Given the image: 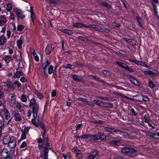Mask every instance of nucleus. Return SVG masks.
<instances>
[{"label": "nucleus", "instance_id": "1a4fd4ad", "mask_svg": "<svg viewBox=\"0 0 159 159\" xmlns=\"http://www.w3.org/2000/svg\"><path fill=\"white\" fill-rule=\"evenodd\" d=\"M15 13L19 19H22L25 17V16L23 14V11L22 10L19 9L18 8H15Z\"/></svg>", "mask_w": 159, "mask_h": 159}, {"label": "nucleus", "instance_id": "ea45409f", "mask_svg": "<svg viewBox=\"0 0 159 159\" xmlns=\"http://www.w3.org/2000/svg\"><path fill=\"white\" fill-rule=\"evenodd\" d=\"M24 28V25L21 24L18 25L17 27V29L18 30L20 31H22Z\"/></svg>", "mask_w": 159, "mask_h": 159}, {"label": "nucleus", "instance_id": "dca6fc26", "mask_svg": "<svg viewBox=\"0 0 159 159\" xmlns=\"http://www.w3.org/2000/svg\"><path fill=\"white\" fill-rule=\"evenodd\" d=\"M24 40V37L23 36H21L20 37V39L17 40V45L19 48L20 49L22 48V44L23 43Z\"/></svg>", "mask_w": 159, "mask_h": 159}, {"label": "nucleus", "instance_id": "0e129e2a", "mask_svg": "<svg viewBox=\"0 0 159 159\" xmlns=\"http://www.w3.org/2000/svg\"><path fill=\"white\" fill-rule=\"evenodd\" d=\"M108 102L104 103L102 102V106L101 107H108Z\"/></svg>", "mask_w": 159, "mask_h": 159}, {"label": "nucleus", "instance_id": "cd10ccee", "mask_svg": "<svg viewBox=\"0 0 159 159\" xmlns=\"http://www.w3.org/2000/svg\"><path fill=\"white\" fill-rule=\"evenodd\" d=\"M42 133H43V135H42L43 137V147H45L48 146V145H46L45 144V143H44V140L45 139H46V140L47 141V142L48 143V145L50 147H51L49 145V144L48 141V137H45V134L46 133H44L43 132H42Z\"/></svg>", "mask_w": 159, "mask_h": 159}, {"label": "nucleus", "instance_id": "a211bd4d", "mask_svg": "<svg viewBox=\"0 0 159 159\" xmlns=\"http://www.w3.org/2000/svg\"><path fill=\"white\" fill-rule=\"evenodd\" d=\"M11 138V137L7 135L5 136L3 138V141L4 144H7L9 143L10 139Z\"/></svg>", "mask_w": 159, "mask_h": 159}, {"label": "nucleus", "instance_id": "6e6d98bb", "mask_svg": "<svg viewBox=\"0 0 159 159\" xmlns=\"http://www.w3.org/2000/svg\"><path fill=\"white\" fill-rule=\"evenodd\" d=\"M142 98V99L144 101H148L149 100V99L146 96L141 95Z\"/></svg>", "mask_w": 159, "mask_h": 159}, {"label": "nucleus", "instance_id": "6ab92c4d", "mask_svg": "<svg viewBox=\"0 0 159 159\" xmlns=\"http://www.w3.org/2000/svg\"><path fill=\"white\" fill-rule=\"evenodd\" d=\"M2 59L6 62L9 63L13 60L12 57L10 56H6L2 57Z\"/></svg>", "mask_w": 159, "mask_h": 159}, {"label": "nucleus", "instance_id": "a878e982", "mask_svg": "<svg viewBox=\"0 0 159 159\" xmlns=\"http://www.w3.org/2000/svg\"><path fill=\"white\" fill-rule=\"evenodd\" d=\"M19 110V111L21 112L23 110V107L21 105V103L17 102V103L15 106Z\"/></svg>", "mask_w": 159, "mask_h": 159}, {"label": "nucleus", "instance_id": "69168bd1", "mask_svg": "<svg viewBox=\"0 0 159 159\" xmlns=\"http://www.w3.org/2000/svg\"><path fill=\"white\" fill-rule=\"evenodd\" d=\"M57 93L56 90H53L52 92L51 93V95L52 97H54L56 95Z\"/></svg>", "mask_w": 159, "mask_h": 159}, {"label": "nucleus", "instance_id": "f3484780", "mask_svg": "<svg viewBox=\"0 0 159 159\" xmlns=\"http://www.w3.org/2000/svg\"><path fill=\"white\" fill-rule=\"evenodd\" d=\"M52 48V45L51 44H49L48 45L45 49V52L47 54H50Z\"/></svg>", "mask_w": 159, "mask_h": 159}, {"label": "nucleus", "instance_id": "7c9ffc66", "mask_svg": "<svg viewBox=\"0 0 159 159\" xmlns=\"http://www.w3.org/2000/svg\"><path fill=\"white\" fill-rule=\"evenodd\" d=\"M75 154L76 157L78 159H81L82 157L83 156V154L81 152V151H80L79 152H77V153H76Z\"/></svg>", "mask_w": 159, "mask_h": 159}, {"label": "nucleus", "instance_id": "a18cd8bd", "mask_svg": "<svg viewBox=\"0 0 159 159\" xmlns=\"http://www.w3.org/2000/svg\"><path fill=\"white\" fill-rule=\"evenodd\" d=\"M35 94L37 96L38 98L39 99H41L43 98V96L42 94L40 93H39L37 91H35Z\"/></svg>", "mask_w": 159, "mask_h": 159}, {"label": "nucleus", "instance_id": "b1692460", "mask_svg": "<svg viewBox=\"0 0 159 159\" xmlns=\"http://www.w3.org/2000/svg\"><path fill=\"white\" fill-rule=\"evenodd\" d=\"M144 73L146 75H151L152 76H154L157 75V73L150 70L149 71H144Z\"/></svg>", "mask_w": 159, "mask_h": 159}, {"label": "nucleus", "instance_id": "f704fd0d", "mask_svg": "<svg viewBox=\"0 0 159 159\" xmlns=\"http://www.w3.org/2000/svg\"><path fill=\"white\" fill-rule=\"evenodd\" d=\"M32 54L33 55L36 61H38L39 60V58L37 54H36L34 50Z\"/></svg>", "mask_w": 159, "mask_h": 159}, {"label": "nucleus", "instance_id": "bf43d9fd", "mask_svg": "<svg viewBox=\"0 0 159 159\" xmlns=\"http://www.w3.org/2000/svg\"><path fill=\"white\" fill-rule=\"evenodd\" d=\"M6 125V123H5V122L3 123V124L1 126H0V133H1V131L4 127Z\"/></svg>", "mask_w": 159, "mask_h": 159}, {"label": "nucleus", "instance_id": "864d4df0", "mask_svg": "<svg viewBox=\"0 0 159 159\" xmlns=\"http://www.w3.org/2000/svg\"><path fill=\"white\" fill-rule=\"evenodd\" d=\"M100 32H105L107 33H109V30L108 29H106L105 28H102L101 30H100Z\"/></svg>", "mask_w": 159, "mask_h": 159}, {"label": "nucleus", "instance_id": "603ef678", "mask_svg": "<svg viewBox=\"0 0 159 159\" xmlns=\"http://www.w3.org/2000/svg\"><path fill=\"white\" fill-rule=\"evenodd\" d=\"M78 38L80 39L81 40H82V41H83L84 42H86L88 40V39L87 38H85V37H82V36H79L78 37Z\"/></svg>", "mask_w": 159, "mask_h": 159}, {"label": "nucleus", "instance_id": "5fc2aeb1", "mask_svg": "<svg viewBox=\"0 0 159 159\" xmlns=\"http://www.w3.org/2000/svg\"><path fill=\"white\" fill-rule=\"evenodd\" d=\"M14 84L16 85L18 88L20 87L21 86V84L17 81H15L14 83Z\"/></svg>", "mask_w": 159, "mask_h": 159}, {"label": "nucleus", "instance_id": "9b49d317", "mask_svg": "<svg viewBox=\"0 0 159 159\" xmlns=\"http://www.w3.org/2000/svg\"><path fill=\"white\" fill-rule=\"evenodd\" d=\"M128 77L130 82L133 84L137 86H138L140 85V83L136 78L130 75H128Z\"/></svg>", "mask_w": 159, "mask_h": 159}, {"label": "nucleus", "instance_id": "72a5a7b5", "mask_svg": "<svg viewBox=\"0 0 159 159\" xmlns=\"http://www.w3.org/2000/svg\"><path fill=\"white\" fill-rule=\"evenodd\" d=\"M116 63L119 66H120L122 67V68H123L124 69L126 67L127 65H126L124 63H122L121 62H120L119 61H116Z\"/></svg>", "mask_w": 159, "mask_h": 159}, {"label": "nucleus", "instance_id": "423d86ee", "mask_svg": "<svg viewBox=\"0 0 159 159\" xmlns=\"http://www.w3.org/2000/svg\"><path fill=\"white\" fill-rule=\"evenodd\" d=\"M11 113L15 120L18 122H20L22 121V117L18 112L15 110H13L11 112Z\"/></svg>", "mask_w": 159, "mask_h": 159}, {"label": "nucleus", "instance_id": "3c124183", "mask_svg": "<svg viewBox=\"0 0 159 159\" xmlns=\"http://www.w3.org/2000/svg\"><path fill=\"white\" fill-rule=\"evenodd\" d=\"M31 122L33 124L35 125L36 127L39 126V124L38 123L36 122V121L35 119H32L31 120Z\"/></svg>", "mask_w": 159, "mask_h": 159}, {"label": "nucleus", "instance_id": "bb28decb", "mask_svg": "<svg viewBox=\"0 0 159 159\" xmlns=\"http://www.w3.org/2000/svg\"><path fill=\"white\" fill-rule=\"evenodd\" d=\"M62 32L68 35L72 34L73 32L72 30L68 29H65L61 30Z\"/></svg>", "mask_w": 159, "mask_h": 159}, {"label": "nucleus", "instance_id": "052dcab7", "mask_svg": "<svg viewBox=\"0 0 159 159\" xmlns=\"http://www.w3.org/2000/svg\"><path fill=\"white\" fill-rule=\"evenodd\" d=\"M122 135L125 138H128L129 137V135L128 133L125 132H122Z\"/></svg>", "mask_w": 159, "mask_h": 159}, {"label": "nucleus", "instance_id": "4be33fe9", "mask_svg": "<svg viewBox=\"0 0 159 159\" xmlns=\"http://www.w3.org/2000/svg\"><path fill=\"white\" fill-rule=\"evenodd\" d=\"M73 26L77 28H81L86 27L85 26V24L80 23H75L73 25Z\"/></svg>", "mask_w": 159, "mask_h": 159}, {"label": "nucleus", "instance_id": "de8ad7c7", "mask_svg": "<svg viewBox=\"0 0 159 159\" xmlns=\"http://www.w3.org/2000/svg\"><path fill=\"white\" fill-rule=\"evenodd\" d=\"M21 100L24 102H26L27 101V99L26 96L24 95L23 94L21 96Z\"/></svg>", "mask_w": 159, "mask_h": 159}, {"label": "nucleus", "instance_id": "f8f14e48", "mask_svg": "<svg viewBox=\"0 0 159 159\" xmlns=\"http://www.w3.org/2000/svg\"><path fill=\"white\" fill-rule=\"evenodd\" d=\"M143 131L145 133L148 135V136L151 137H153L155 139H158V138L155 137V135H157V136H159V132H158L156 133V134L154 133H152L150 131H148L143 130Z\"/></svg>", "mask_w": 159, "mask_h": 159}, {"label": "nucleus", "instance_id": "4c0bfd02", "mask_svg": "<svg viewBox=\"0 0 159 159\" xmlns=\"http://www.w3.org/2000/svg\"><path fill=\"white\" fill-rule=\"evenodd\" d=\"M12 9V5H11L8 3L7 4L6 10L8 11H10Z\"/></svg>", "mask_w": 159, "mask_h": 159}, {"label": "nucleus", "instance_id": "393cba45", "mask_svg": "<svg viewBox=\"0 0 159 159\" xmlns=\"http://www.w3.org/2000/svg\"><path fill=\"white\" fill-rule=\"evenodd\" d=\"M30 17L31 19L32 20L33 22L35 18V16L34 14L33 11V7H30Z\"/></svg>", "mask_w": 159, "mask_h": 159}, {"label": "nucleus", "instance_id": "4d7b16f0", "mask_svg": "<svg viewBox=\"0 0 159 159\" xmlns=\"http://www.w3.org/2000/svg\"><path fill=\"white\" fill-rule=\"evenodd\" d=\"M125 69H126L127 70L130 72H134V70L133 69L129 67L127 65L126 66Z\"/></svg>", "mask_w": 159, "mask_h": 159}, {"label": "nucleus", "instance_id": "c85d7f7f", "mask_svg": "<svg viewBox=\"0 0 159 159\" xmlns=\"http://www.w3.org/2000/svg\"><path fill=\"white\" fill-rule=\"evenodd\" d=\"M120 141L119 140H114L110 142V144L111 145L119 146L118 143H120Z\"/></svg>", "mask_w": 159, "mask_h": 159}, {"label": "nucleus", "instance_id": "2eb2a0df", "mask_svg": "<svg viewBox=\"0 0 159 159\" xmlns=\"http://www.w3.org/2000/svg\"><path fill=\"white\" fill-rule=\"evenodd\" d=\"M98 135L89 134V140L92 141H96L98 140Z\"/></svg>", "mask_w": 159, "mask_h": 159}, {"label": "nucleus", "instance_id": "e433bc0d", "mask_svg": "<svg viewBox=\"0 0 159 159\" xmlns=\"http://www.w3.org/2000/svg\"><path fill=\"white\" fill-rule=\"evenodd\" d=\"M93 102L94 103L97 105L99 106L100 107H101L102 106V102H100L98 100H93Z\"/></svg>", "mask_w": 159, "mask_h": 159}, {"label": "nucleus", "instance_id": "7ed1b4c3", "mask_svg": "<svg viewBox=\"0 0 159 159\" xmlns=\"http://www.w3.org/2000/svg\"><path fill=\"white\" fill-rule=\"evenodd\" d=\"M121 152L123 153L128 156L133 157L137 155L136 150L132 148L125 147L121 149Z\"/></svg>", "mask_w": 159, "mask_h": 159}, {"label": "nucleus", "instance_id": "39448f33", "mask_svg": "<svg viewBox=\"0 0 159 159\" xmlns=\"http://www.w3.org/2000/svg\"><path fill=\"white\" fill-rule=\"evenodd\" d=\"M9 151L6 148H4L0 152V159H10V156L9 155Z\"/></svg>", "mask_w": 159, "mask_h": 159}, {"label": "nucleus", "instance_id": "c9c22d12", "mask_svg": "<svg viewBox=\"0 0 159 159\" xmlns=\"http://www.w3.org/2000/svg\"><path fill=\"white\" fill-rule=\"evenodd\" d=\"M40 128L42 129V132L44 133H46V131L45 129V126L42 123H41L38 124Z\"/></svg>", "mask_w": 159, "mask_h": 159}, {"label": "nucleus", "instance_id": "c756f323", "mask_svg": "<svg viewBox=\"0 0 159 159\" xmlns=\"http://www.w3.org/2000/svg\"><path fill=\"white\" fill-rule=\"evenodd\" d=\"M89 134H84L80 136H78L77 138L79 139H84L86 138L89 140Z\"/></svg>", "mask_w": 159, "mask_h": 159}, {"label": "nucleus", "instance_id": "e2e57ef3", "mask_svg": "<svg viewBox=\"0 0 159 159\" xmlns=\"http://www.w3.org/2000/svg\"><path fill=\"white\" fill-rule=\"evenodd\" d=\"M73 151L75 153V154L77 153V152H79L80 151L78 149V148L77 147H74L73 149Z\"/></svg>", "mask_w": 159, "mask_h": 159}, {"label": "nucleus", "instance_id": "5701e85b", "mask_svg": "<svg viewBox=\"0 0 159 159\" xmlns=\"http://www.w3.org/2000/svg\"><path fill=\"white\" fill-rule=\"evenodd\" d=\"M16 103V99H11L9 102L10 105L12 107H15Z\"/></svg>", "mask_w": 159, "mask_h": 159}, {"label": "nucleus", "instance_id": "0eeeda50", "mask_svg": "<svg viewBox=\"0 0 159 159\" xmlns=\"http://www.w3.org/2000/svg\"><path fill=\"white\" fill-rule=\"evenodd\" d=\"M4 116L3 117V122L6 123V120H8L10 119V114L7 108H5L3 110Z\"/></svg>", "mask_w": 159, "mask_h": 159}, {"label": "nucleus", "instance_id": "09e8293b", "mask_svg": "<svg viewBox=\"0 0 159 159\" xmlns=\"http://www.w3.org/2000/svg\"><path fill=\"white\" fill-rule=\"evenodd\" d=\"M148 84L149 87L151 88H153L155 86V85L150 80L149 81Z\"/></svg>", "mask_w": 159, "mask_h": 159}, {"label": "nucleus", "instance_id": "774afa93", "mask_svg": "<svg viewBox=\"0 0 159 159\" xmlns=\"http://www.w3.org/2000/svg\"><path fill=\"white\" fill-rule=\"evenodd\" d=\"M74 64L76 65L80 66L81 67L83 66V65L82 64L80 63L78 61H76L74 62Z\"/></svg>", "mask_w": 159, "mask_h": 159}, {"label": "nucleus", "instance_id": "6e6552de", "mask_svg": "<svg viewBox=\"0 0 159 159\" xmlns=\"http://www.w3.org/2000/svg\"><path fill=\"white\" fill-rule=\"evenodd\" d=\"M16 139L14 136L11 137V138L10 139L9 143L7 144L8 147L11 148H13L16 147Z\"/></svg>", "mask_w": 159, "mask_h": 159}, {"label": "nucleus", "instance_id": "58836bf2", "mask_svg": "<svg viewBox=\"0 0 159 159\" xmlns=\"http://www.w3.org/2000/svg\"><path fill=\"white\" fill-rule=\"evenodd\" d=\"M93 28L97 31H100L102 28L98 25H93Z\"/></svg>", "mask_w": 159, "mask_h": 159}, {"label": "nucleus", "instance_id": "aec40b11", "mask_svg": "<svg viewBox=\"0 0 159 159\" xmlns=\"http://www.w3.org/2000/svg\"><path fill=\"white\" fill-rule=\"evenodd\" d=\"M7 39L6 37L2 35L0 38V45H3L6 42Z\"/></svg>", "mask_w": 159, "mask_h": 159}, {"label": "nucleus", "instance_id": "ddd939ff", "mask_svg": "<svg viewBox=\"0 0 159 159\" xmlns=\"http://www.w3.org/2000/svg\"><path fill=\"white\" fill-rule=\"evenodd\" d=\"M98 151L96 150H93L91 152L89 153V155L92 156L94 158H98L99 155L98 154Z\"/></svg>", "mask_w": 159, "mask_h": 159}, {"label": "nucleus", "instance_id": "79ce46f5", "mask_svg": "<svg viewBox=\"0 0 159 159\" xmlns=\"http://www.w3.org/2000/svg\"><path fill=\"white\" fill-rule=\"evenodd\" d=\"M23 75V73L21 71H17L15 73L16 76L18 78L20 77Z\"/></svg>", "mask_w": 159, "mask_h": 159}, {"label": "nucleus", "instance_id": "f257e3e1", "mask_svg": "<svg viewBox=\"0 0 159 159\" xmlns=\"http://www.w3.org/2000/svg\"><path fill=\"white\" fill-rule=\"evenodd\" d=\"M29 106L32 107V112L33 117L34 118H36L38 115L37 113L39 112V106L34 98L32 99L30 101Z\"/></svg>", "mask_w": 159, "mask_h": 159}, {"label": "nucleus", "instance_id": "c03bdc74", "mask_svg": "<svg viewBox=\"0 0 159 159\" xmlns=\"http://www.w3.org/2000/svg\"><path fill=\"white\" fill-rule=\"evenodd\" d=\"M101 5L102 6H105L108 8H110V5L106 2H104L101 3Z\"/></svg>", "mask_w": 159, "mask_h": 159}, {"label": "nucleus", "instance_id": "680f3d73", "mask_svg": "<svg viewBox=\"0 0 159 159\" xmlns=\"http://www.w3.org/2000/svg\"><path fill=\"white\" fill-rule=\"evenodd\" d=\"M7 125L9 126V127L11 126H12L13 125V124L11 122V120L10 119L9 120L7 123H6V125Z\"/></svg>", "mask_w": 159, "mask_h": 159}, {"label": "nucleus", "instance_id": "8fccbe9b", "mask_svg": "<svg viewBox=\"0 0 159 159\" xmlns=\"http://www.w3.org/2000/svg\"><path fill=\"white\" fill-rule=\"evenodd\" d=\"M72 77L73 78L74 80L75 81L77 82H80L81 81V80L78 78L77 76L75 75H73Z\"/></svg>", "mask_w": 159, "mask_h": 159}, {"label": "nucleus", "instance_id": "f03ea898", "mask_svg": "<svg viewBox=\"0 0 159 159\" xmlns=\"http://www.w3.org/2000/svg\"><path fill=\"white\" fill-rule=\"evenodd\" d=\"M50 63V62L47 61L45 63H43V68L42 69V72L45 77L48 76V73L47 72V69L48 70V73L49 74H52L53 72V67L52 65L49 66Z\"/></svg>", "mask_w": 159, "mask_h": 159}, {"label": "nucleus", "instance_id": "473e14b6", "mask_svg": "<svg viewBox=\"0 0 159 159\" xmlns=\"http://www.w3.org/2000/svg\"><path fill=\"white\" fill-rule=\"evenodd\" d=\"M63 156L64 159H70L71 154L70 152H67L65 154H63Z\"/></svg>", "mask_w": 159, "mask_h": 159}, {"label": "nucleus", "instance_id": "4468645a", "mask_svg": "<svg viewBox=\"0 0 159 159\" xmlns=\"http://www.w3.org/2000/svg\"><path fill=\"white\" fill-rule=\"evenodd\" d=\"M98 135V140H103L106 139L107 136L104 135V133L102 132H99Z\"/></svg>", "mask_w": 159, "mask_h": 159}, {"label": "nucleus", "instance_id": "9d476101", "mask_svg": "<svg viewBox=\"0 0 159 159\" xmlns=\"http://www.w3.org/2000/svg\"><path fill=\"white\" fill-rule=\"evenodd\" d=\"M105 130L107 132H109L111 134L115 132L116 133L120 134L122 133V131L119 129H115L114 128L109 127H108L104 126Z\"/></svg>", "mask_w": 159, "mask_h": 159}, {"label": "nucleus", "instance_id": "13d9d810", "mask_svg": "<svg viewBox=\"0 0 159 159\" xmlns=\"http://www.w3.org/2000/svg\"><path fill=\"white\" fill-rule=\"evenodd\" d=\"M27 145V143L25 142H23L20 146V148H23L25 147Z\"/></svg>", "mask_w": 159, "mask_h": 159}, {"label": "nucleus", "instance_id": "412c9836", "mask_svg": "<svg viewBox=\"0 0 159 159\" xmlns=\"http://www.w3.org/2000/svg\"><path fill=\"white\" fill-rule=\"evenodd\" d=\"M7 20L5 17L3 16H2L0 17V25L2 26L6 22Z\"/></svg>", "mask_w": 159, "mask_h": 159}, {"label": "nucleus", "instance_id": "37998d69", "mask_svg": "<svg viewBox=\"0 0 159 159\" xmlns=\"http://www.w3.org/2000/svg\"><path fill=\"white\" fill-rule=\"evenodd\" d=\"M26 134L25 132H23L21 135V137L20 139V141L23 139H25L26 138Z\"/></svg>", "mask_w": 159, "mask_h": 159}, {"label": "nucleus", "instance_id": "a19ab883", "mask_svg": "<svg viewBox=\"0 0 159 159\" xmlns=\"http://www.w3.org/2000/svg\"><path fill=\"white\" fill-rule=\"evenodd\" d=\"M152 4L153 5V9L154 10V14L155 16H157V5L155 4H154L153 2H152Z\"/></svg>", "mask_w": 159, "mask_h": 159}, {"label": "nucleus", "instance_id": "338daca9", "mask_svg": "<svg viewBox=\"0 0 159 159\" xmlns=\"http://www.w3.org/2000/svg\"><path fill=\"white\" fill-rule=\"evenodd\" d=\"M130 111L132 113V114L134 116H136L137 115V114L135 112V111L132 108L131 109Z\"/></svg>", "mask_w": 159, "mask_h": 159}, {"label": "nucleus", "instance_id": "49530a36", "mask_svg": "<svg viewBox=\"0 0 159 159\" xmlns=\"http://www.w3.org/2000/svg\"><path fill=\"white\" fill-rule=\"evenodd\" d=\"M77 100L80 101H82L84 103L87 102H88V100L87 99L82 98H77Z\"/></svg>", "mask_w": 159, "mask_h": 159}, {"label": "nucleus", "instance_id": "2f4dec72", "mask_svg": "<svg viewBox=\"0 0 159 159\" xmlns=\"http://www.w3.org/2000/svg\"><path fill=\"white\" fill-rule=\"evenodd\" d=\"M136 20L139 23V26L142 28L143 27V25L141 23L142 19L140 18L139 16H137L136 17Z\"/></svg>", "mask_w": 159, "mask_h": 159}, {"label": "nucleus", "instance_id": "20e7f679", "mask_svg": "<svg viewBox=\"0 0 159 159\" xmlns=\"http://www.w3.org/2000/svg\"><path fill=\"white\" fill-rule=\"evenodd\" d=\"M44 143H45V144L46 145H48V146L44 147V151L43 153H41L40 154V157H42L43 159H48V150H49L51 149L52 148L51 147H50L48 145V143L47 142V141L46 139H45L44 140Z\"/></svg>", "mask_w": 159, "mask_h": 159}]
</instances>
